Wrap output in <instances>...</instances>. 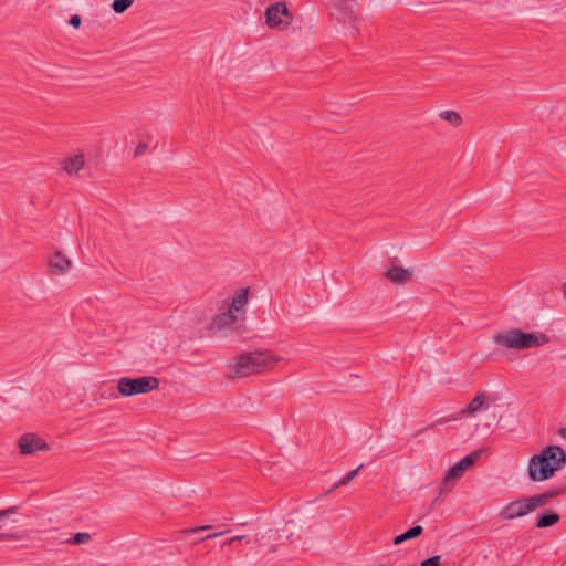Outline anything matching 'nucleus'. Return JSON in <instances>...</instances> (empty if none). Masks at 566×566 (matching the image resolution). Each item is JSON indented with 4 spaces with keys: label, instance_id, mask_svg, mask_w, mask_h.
I'll return each mask as SVG.
<instances>
[{
    "label": "nucleus",
    "instance_id": "1",
    "mask_svg": "<svg viewBox=\"0 0 566 566\" xmlns=\"http://www.w3.org/2000/svg\"><path fill=\"white\" fill-rule=\"evenodd\" d=\"M249 289H239L232 297L226 298L209 324L211 332H230L242 334L245 331Z\"/></svg>",
    "mask_w": 566,
    "mask_h": 566
},
{
    "label": "nucleus",
    "instance_id": "2",
    "mask_svg": "<svg viewBox=\"0 0 566 566\" xmlns=\"http://www.w3.org/2000/svg\"><path fill=\"white\" fill-rule=\"evenodd\" d=\"M566 464V452L559 446H547L538 454L528 460V478L533 482H543L551 479L556 471Z\"/></svg>",
    "mask_w": 566,
    "mask_h": 566
},
{
    "label": "nucleus",
    "instance_id": "3",
    "mask_svg": "<svg viewBox=\"0 0 566 566\" xmlns=\"http://www.w3.org/2000/svg\"><path fill=\"white\" fill-rule=\"evenodd\" d=\"M281 360V357L270 352L255 350L243 353L229 366L230 376L233 378H243L261 374L271 370Z\"/></svg>",
    "mask_w": 566,
    "mask_h": 566
},
{
    "label": "nucleus",
    "instance_id": "4",
    "mask_svg": "<svg viewBox=\"0 0 566 566\" xmlns=\"http://www.w3.org/2000/svg\"><path fill=\"white\" fill-rule=\"evenodd\" d=\"M493 343L509 349L537 348L549 343V337L542 332L526 333L520 328L499 332L493 335Z\"/></svg>",
    "mask_w": 566,
    "mask_h": 566
},
{
    "label": "nucleus",
    "instance_id": "5",
    "mask_svg": "<svg viewBox=\"0 0 566 566\" xmlns=\"http://www.w3.org/2000/svg\"><path fill=\"white\" fill-rule=\"evenodd\" d=\"M159 387V379L154 376L137 378L122 377L117 382V390L124 397L147 394Z\"/></svg>",
    "mask_w": 566,
    "mask_h": 566
},
{
    "label": "nucleus",
    "instance_id": "6",
    "mask_svg": "<svg viewBox=\"0 0 566 566\" xmlns=\"http://www.w3.org/2000/svg\"><path fill=\"white\" fill-rule=\"evenodd\" d=\"M539 507L534 495L522 497L507 503L501 511L500 517L505 521L521 518Z\"/></svg>",
    "mask_w": 566,
    "mask_h": 566
},
{
    "label": "nucleus",
    "instance_id": "7",
    "mask_svg": "<svg viewBox=\"0 0 566 566\" xmlns=\"http://www.w3.org/2000/svg\"><path fill=\"white\" fill-rule=\"evenodd\" d=\"M481 453V450L473 451L452 465L444 474L440 493L443 494L449 492L454 485V480L461 478L463 473L480 458Z\"/></svg>",
    "mask_w": 566,
    "mask_h": 566
},
{
    "label": "nucleus",
    "instance_id": "8",
    "mask_svg": "<svg viewBox=\"0 0 566 566\" xmlns=\"http://www.w3.org/2000/svg\"><path fill=\"white\" fill-rule=\"evenodd\" d=\"M333 17L347 29L352 36H356L359 33L358 19L348 0H342L335 6Z\"/></svg>",
    "mask_w": 566,
    "mask_h": 566
},
{
    "label": "nucleus",
    "instance_id": "9",
    "mask_svg": "<svg viewBox=\"0 0 566 566\" xmlns=\"http://www.w3.org/2000/svg\"><path fill=\"white\" fill-rule=\"evenodd\" d=\"M265 20L270 28L286 29L292 23V14L284 2H275L266 9Z\"/></svg>",
    "mask_w": 566,
    "mask_h": 566
},
{
    "label": "nucleus",
    "instance_id": "10",
    "mask_svg": "<svg viewBox=\"0 0 566 566\" xmlns=\"http://www.w3.org/2000/svg\"><path fill=\"white\" fill-rule=\"evenodd\" d=\"M19 449L22 454H34L49 450V444L34 433H25L19 439Z\"/></svg>",
    "mask_w": 566,
    "mask_h": 566
},
{
    "label": "nucleus",
    "instance_id": "11",
    "mask_svg": "<svg viewBox=\"0 0 566 566\" xmlns=\"http://www.w3.org/2000/svg\"><path fill=\"white\" fill-rule=\"evenodd\" d=\"M496 399L479 391L470 403L461 410L462 416H474L476 412L488 410Z\"/></svg>",
    "mask_w": 566,
    "mask_h": 566
},
{
    "label": "nucleus",
    "instance_id": "12",
    "mask_svg": "<svg viewBox=\"0 0 566 566\" xmlns=\"http://www.w3.org/2000/svg\"><path fill=\"white\" fill-rule=\"evenodd\" d=\"M49 265L55 274H63L70 269L71 261L62 253L55 252L51 256Z\"/></svg>",
    "mask_w": 566,
    "mask_h": 566
},
{
    "label": "nucleus",
    "instance_id": "13",
    "mask_svg": "<svg viewBox=\"0 0 566 566\" xmlns=\"http://www.w3.org/2000/svg\"><path fill=\"white\" fill-rule=\"evenodd\" d=\"M385 276L396 284H403L410 279L411 272L400 266H391L385 272Z\"/></svg>",
    "mask_w": 566,
    "mask_h": 566
},
{
    "label": "nucleus",
    "instance_id": "14",
    "mask_svg": "<svg viewBox=\"0 0 566 566\" xmlns=\"http://www.w3.org/2000/svg\"><path fill=\"white\" fill-rule=\"evenodd\" d=\"M560 520L559 515L553 511L545 510L541 512L537 516V521L535 527L537 528H546L555 525Z\"/></svg>",
    "mask_w": 566,
    "mask_h": 566
},
{
    "label": "nucleus",
    "instance_id": "15",
    "mask_svg": "<svg viewBox=\"0 0 566 566\" xmlns=\"http://www.w3.org/2000/svg\"><path fill=\"white\" fill-rule=\"evenodd\" d=\"M562 494H566V485L553 488L544 493L535 494L534 496H535L539 507H542V506L546 505L552 499H554L558 495H562Z\"/></svg>",
    "mask_w": 566,
    "mask_h": 566
},
{
    "label": "nucleus",
    "instance_id": "16",
    "mask_svg": "<svg viewBox=\"0 0 566 566\" xmlns=\"http://www.w3.org/2000/svg\"><path fill=\"white\" fill-rule=\"evenodd\" d=\"M84 166V158L82 155H75L73 157H69L62 161V168L67 174H76Z\"/></svg>",
    "mask_w": 566,
    "mask_h": 566
},
{
    "label": "nucleus",
    "instance_id": "17",
    "mask_svg": "<svg viewBox=\"0 0 566 566\" xmlns=\"http://www.w3.org/2000/svg\"><path fill=\"white\" fill-rule=\"evenodd\" d=\"M422 532H423V527L421 525H416V526L409 528L408 531H406L405 533L396 536L394 538V544L399 545V544L403 543L405 541L416 538L417 536L421 535Z\"/></svg>",
    "mask_w": 566,
    "mask_h": 566
},
{
    "label": "nucleus",
    "instance_id": "18",
    "mask_svg": "<svg viewBox=\"0 0 566 566\" xmlns=\"http://www.w3.org/2000/svg\"><path fill=\"white\" fill-rule=\"evenodd\" d=\"M364 468V464H359L356 469L349 471L345 476H343L339 481L333 484V486L327 491V493L333 492L334 490L338 489L339 486L347 485L352 480H354L359 470Z\"/></svg>",
    "mask_w": 566,
    "mask_h": 566
},
{
    "label": "nucleus",
    "instance_id": "19",
    "mask_svg": "<svg viewBox=\"0 0 566 566\" xmlns=\"http://www.w3.org/2000/svg\"><path fill=\"white\" fill-rule=\"evenodd\" d=\"M439 117L446 122H449L452 126H459L462 123V117L454 111H442Z\"/></svg>",
    "mask_w": 566,
    "mask_h": 566
},
{
    "label": "nucleus",
    "instance_id": "20",
    "mask_svg": "<svg viewBox=\"0 0 566 566\" xmlns=\"http://www.w3.org/2000/svg\"><path fill=\"white\" fill-rule=\"evenodd\" d=\"M91 538H92V536L90 533L78 532L73 537L63 541V543L71 544V545H82V544H87L91 541Z\"/></svg>",
    "mask_w": 566,
    "mask_h": 566
},
{
    "label": "nucleus",
    "instance_id": "21",
    "mask_svg": "<svg viewBox=\"0 0 566 566\" xmlns=\"http://www.w3.org/2000/svg\"><path fill=\"white\" fill-rule=\"evenodd\" d=\"M134 0H114L112 3V9L116 13L125 12L132 4Z\"/></svg>",
    "mask_w": 566,
    "mask_h": 566
},
{
    "label": "nucleus",
    "instance_id": "22",
    "mask_svg": "<svg viewBox=\"0 0 566 566\" xmlns=\"http://www.w3.org/2000/svg\"><path fill=\"white\" fill-rule=\"evenodd\" d=\"M420 566H440V556L436 555L421 562Z\"/></svg>",
    "mask_w": 566,
    "mask_h": 566
},
{
    "label": "nucleus",
    "instance_id": "23",
    "mask_svg": "<svg viewBox=\"0 0 566 566\" xmlns=\"http://www.w3.org/2000/svg\"><path fill=\"white\" fill-rule=\"evenodd\" d=\"M149 145L148 143H139L134 151V157H139L145 154V151L148 149Z\"/></svg>",
    "mask_w": 566,
    "mask_h": 566
},
{
    "label": "nucleus",
    "instance_id": "24",
    "mask_svg": "<svg viewBox=\"0 0 566 566\" xmlns=\"http://www.w3.org/2000/svg\"><path fill=\"white\" fill-rule=\"evenodd\" d=\"M210 528H212L211 525H203V526H199V527H195V528L185 530L184 533H186V534H193V533H198V532H201V531H207V530H210Z\"/></svg>",
    "mask_w": 566,
    "mask_h": 566
},
{
    "label": "nucleus",
    "instance_id": "25",
    "mask_svg": "<svg viewBox=\"0 0 566 566\" xmlns=\"http://www.w3.org/2000/svg\"><path fill=\"white\" fill-rule=\"evenodd\" d=\"M229 531L228 530H224V531H221V532H217V533H209L208 535H206L205 537H202L199 542H203L206 539H211V538H216V537H219L226 533H228Z\"/></svg>",
    "mask_w": 566,
    "mask_h": 566
},
{
    "label": "nucleus",
    "instance_id": "26",
    "mask_svg": "<svg viewBox=\"0 0 566 566\" xmlns=\"http://www.w3.org/2000/svg\"><path fill=\"white\" fill-rule=\"evenodd\" d=\"M82 19L80 15L74 14L70 19V24L74 28H78L81 25Z\"/></svg>",
    "mask_w": 566,
    "mask_h": 566
},
{
    "label": "nucleus",
    "instance_id": "27",
    "mask_svg": "<svg viewBox=\"0 0 566 566\" xmlns=\"http://www.w3.org/2000/svg\"><path fill=\"white\" fill-rule=\"evenodd\" d=\"M15 507H9L7 510L0 511V520L9 517L11 514L15 513Z\"/></svg>",
    "mask_w": 566,
    "mask_h": 566
},
{
    "label": "nucleus",
    "instance_id": "28",
    "mask_svg": "<svg viewBox=\"0 0 566 566\" xmlns=\"http://www.w3.org/2000/svg\"><path fill=\"white\" fill-rule=\"evenodd\" d=\"M244 538V536H233L231 537L230 539H228L226 542L227 545H231L233 544L234 542H238V541H242Z\"/></svg>",
    "mask_w": 566,
    "mask_h": 566
},
{
    "label": "nucleus",
    "instance_id": "29",
    "mask_svg": "<svg viewBox=\"0 0 566 566\" xmlns=\"http://www.w3.org/2000/svg\"><path fill=\"white\" fill-rule=\"evenodd\" d=\"M560 432H562L563 437H565V438H566V428L562 429V431H560Z\"/></svg>",
    "mask_w": 566,
    "mask_h": 566
},
{
    "label": "nucleus",
    "instance_id": "30",
    "mask_svg": "<svg viewBox=\"0 0 566 566\" xmlns=\"http://www.w3.org/2000/svg\"><path fill=\"white\" fill-rule=\"evenodd\" d=\"M563 292H564V295L566 296V283L563 285Z\"/></svg>",
    "mask_w": 566,
    "mask_h": 566
},
{
    "label": "nucleus",
    "instance_id": "31",
    "mask_svg": "<svg viewBox=\"0 0 566 566\" xmlns=\"http://www.w3.org/2000/svg\"><path fill=\"white\" fill-rule=\"evenodd\" d=\"M4 537H7V535H6V534H0V541H1L2 538H4Z\"/></svg>",
    "mask_w": 566,
    "mask_h": 566
}]
</instances>
